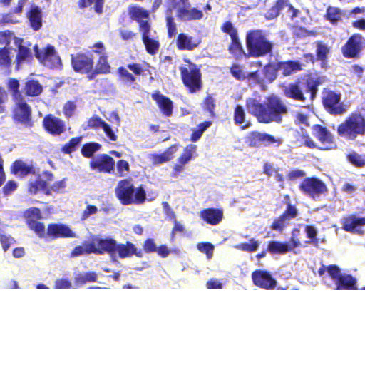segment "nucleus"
Masks as SVG:
<instances>
[{
  "label": "nucleus",
  "instance_id": "nucleus-1",
  "mask_svg": "<svg viewBox=\"0 0 365 365\" xmlns=\"http://www.w3.org/2000/svg\"><path fill=\"white\" fill-rule=\"evenodd\" d=\"M246 106L247 111L262 123H279L282 120V115L287 111V106L275 96L269 98L267 103H264L255 98H248Z\"/></svg>",
  "mask_w": 365,
  "mask_h": 365
},
{
  "label": "nucleus",
  "instance_id": "nucleus-2",
  "mask_svg": "<svg viewBox=\"0 0 365 365\" xmlns=\"http://www.w3.org/2000/svg\"><path fill=\"white\" fill-rule=\"evenodd\" d=\"M318 273L324 283L333 289H356V279L347 274H342L340 269L336 265H322Z\"/></svg>",
  "mask_w": 365,
  "mask_h": 365
},
{
  "label": "nucleus",
  "instance_id": "nucleus-3",
  "mask_svg": "<svg viewBox=\"0 0 365 365\" xmlns=\"http://www.w3.org/2000/svg\"><path fill=\"white\" fill-rule=\"evenodd\" d=\"M115 194L123 205L142 204L145 200V191L142 186L135 188L131 180H120L115 188Z\"/></svg>",
  "mask_w": 365,
  "mask_h": 365
},
{
  "label": "nucleus",
  "instance_id": "nucleus-4",
  "mask_svg": "<svg viewBox=\"0 0 365 365\" xmlns=\"http://www.w3.org/2000/svg\"><path fill=\"white\" fill-rule=\"evenodd\" d=\"M246 45L248 55L252 57H259L270 53L272 43L267 38L261 30H253L247 33Z\"/></svg>",
  "mask_w": 365,
  "mask_h": 365
},
{
  "label": "nucleus",
  "instance_id": "nucleus-5",
  "mask_svg": "<svg viewBox=\"0 0 365 365\" xmlns=\"http://www.w3.org/2000/svg\"><path fill=\"white\" fill-rule=\"evenodd\" d=\"M18 48V53L16 59V69L19 70L24 63L30 62L32 59V51L29 48L31 44L19 38L10 31L0 34V42L9 46L11 42Z\"/></svg>",
  "mask_w": 365,
  "mask_h": 365
},
{
  "label": "nucleus",
  "instance_id": "nucleus-6",
  "mask_svg": "<svg viewBox=\"0 0 365 365\" xmlns=\"http://www.w3.org/2000/svg\"><path fill=\"white\" fill-rule=\"evenodd\" d=\"M181 78L183 83L190 92L195 93L201 89L200 68L190 61H185V63L180 67Z\"/></svg>",
  "mask_w": 365,
  "mask_h": 365
},
{
  "label": "nucleus",
  "instance_id": "nucleus-7",
  "mask_svg": "<svg viewBox=\"0 0 365 365\" xmlns=\"http://www.w3.org/2000/svg\"><path fill=\"white\" fill-rule=\"evenodd\" d=\"M338 133L349 139H354L359 135H365V118L360 114H351L339 126Z\"/></svg>",
  "mask_w": 365,
  "mask_h": 365
},
{
  "label": "nucleus",
  "instance_id": "nucleus-8",
  "mask_svg": "<svg viewBox=\"0 0 365 365\" xmlns=\"http://www.w3.org/2000/svg\"><path fill=\"white\" fill-rule=\"evenodd\" d=\"M317 91V86L312 82L307 83L299 82L290 83L284 87V93L287 98L294 100L304 101L305 100L304 93H309L311 98H313Z\"/></svg>",
  "mask_w": 365,
  "mask_h": 365
},
{
  "label": "nucleus",
  "instance_id": "nucleus-9",
  "mask_svg": "<svg viewBox=\"0 0 365 365\" xmlns=\"http://www.w3.org/2000/svg\"><path fill=\"white\" fill-rule=\"evenodd\" d=\"M172 4L177 17L181 21L199 20L203 17L202 11L191 8L189 0H172Z\"/></svg>",
  "mask_w": 365,
  "mask_h": 365
},
{
  "label": "nucleus",
  "instance_id": "nucleus-10",
  "mask_svg": "<svg viewBox=\"0 0 365 365\" xmlns=\"http://www.w3.org/2000/svg\"><path fill=\"white\" fill-rule=\"evenodd\" d=\"M36 57L44 66L49 68H56L61 65V59L56 53L53 46L48 45L46 47L38 49L37 46H34Z\"/></svg>",
  "mask_w": 365,
  "mask_h": 365
},
{
  "label": "nucleus",
  "instance_id": "nucleus-11",
  "mask_svg": "<svg viewBox=\"0 0 365 365\" xmlns=\"http://www.w3.org/2000/svg\"><path fill=\"white\" fill-rule=\"evenodd\" d=\"M299 230L294 229L292 232L291 239L289 242L283 243L278 241H272L268 245V251L272 254H285L292 252L295 247L300 245L301 242L298 238Z\"/></svg>",
  "mask_w": 365,
  "mask_h": 365
},
{
  "label": "nucleus",
  "instance_id": "nucleus-12",
  "mask_svg": "<svg viewBox=\"0 0 365 365\" xmlns=\"http://www.w3.org/2000/svg\"><path fill=\"white\" fill-rule=\"evenodd\" d=\"M300 190L305 195L315 198L327 191L325 184L316 178H307L299 185Z\"/></svg>",
  "mask_w": 365,
  "mask_h": 365
},
{
  "label": "nucleus",
  "instance_id": "nucleus-13",
  "mask_svg": "<svg viewBox=\"0 0 365 365\" xmlns=\"http://www.w3.org/2000/svg\"><path fill=\"white\" fill-rule=\"evenodd\" d=\"M93 63L91 54L78 53L71 56V64L76 72L87 73L93 70Z\"/></svg>",
  "mask_w": 365,
  "mask_h": 365
},
{
  "label": "nucleus",
  "instance_id": "nucleus-14",
  "mask_svg": "<svg viewBox=\"0 0 365 365\" xmlns=\"http://www.w3.org/2000/svg\"><path fill=\"white\" fill-rule=\"evenodd\" d=\"M364 46L365 39L359 34H354L342 48L343 54L348 58L356 57Z\"/></svg>",
  "mask_w": 365,
  "mask_h": 365
},
{
  "label": "nucleus",
  "instance_id": "nucleus-15",
  "mask_svg": "<svg viewBox=\"0 0 365 365\" xmlns=\"http://www.w3.org/2000/svg\"><path fill=\"white\" fill-rule=\"evenodd\" d=\"M91 251L96 254H103L108 252L113 254L115 252L116 241L111 238L101 239L99 237H93L91 240Z\"/></svg>",
  "mask_w": 365,
  "mask_h": 365
},
{
  "label": "nucleus",
  "instance_id": "nucleus-16",
  "mask_svg": "<svg viewBox=\"0 0 365 365\" xmlns=\"http://www.w3.org/2000/svg\"><path fill=\"white\" fill-rule=\"evenodd\" d=\"M252 279L255 285L264 289H273L277 285V281L265 270L253 272Z\"/></svg>",
  "mask_w": 365,
  "mask_h": 365
},
{
  "label": "nucleus",
  "instance_id": "nucleus-17",
  "mask_svg": "<svg viewBox=\"0 0 365 365\" xmlns=\"http://www.w3.org/2000/svg\"><path fill=\"white\" fill-rule=\"evenodd\" d=\"M140 32L142 33V40L147 52L151 55L156 54L160 48V43L152 38L150 26H148L146 24H141Z\"/></svg>",
  "mask_w": 365,
  "mask_h": 365
},
{
  "label": "nucleus",
  "instance_id": "nucleus-18",
  "mask_svg": "<svg viewBox=\"0 0 365 365\" xmlns=\"http://www.w3.org/2000/svg\"><path fill=\"white\" fill-rule=\"evenodd\" d=\"M341 96L333 91H326L324 93L323 103L326 108L329 109V111L334 114H341L344 112L339 101Z\"/></svg>",
  "mask_w": 365,
  "mask_h": 365
},
{
  "label": "nucleus",
  "instance_id": "nucleus-19",
  "mask_svg": "<svg viewBox=\"0 0 365 365\" xmlns=\"http://www.w3.org/2000/svg\"><path fill=\"white\" fill-rule=\"evenodd\" d=\"M343 228L350 232L362 234V226L365 225V217L349 215L342 220Z\"/></svg>",
  "mask_w": 365,
  "mask_h": 365
},
{
  "label": "nucleus",
  "instance_id": "nucleus-20",
  "mask_svg": "<svg viewBox=\"0 0 365 365\" xmlns=\"http://www.w3.org/2000/svg\"><path fill=\"white\" fill-rule=\"evenodd\" d=\"M297 215L296 207L289 205L285 212L274 221L272 228L274 230L282 231Z\"/></svg>",
  "mask_w": 365,
  "mask_h": 365
},
{
  "label": "nucleus",
  "instance_id": "nucleus-21",
  "mask_svg": "<svg viewBox=\"0 0 365 365\" xmlns=\"http://www.w3.org/2000/svg\"><path fill=\"white\" fill-rule=\"evenodd\" d=\"M200 42L198 37L182 33L178 36L176 46L180 50L192 51L200 45Z\"/></svg>",
  "mask_w": 365,
  "mask_h": 365
},
{
  "label": "nucleus",
  "instance_id": "nucleus-22",
  "mask_svg": "<svg viewBox=\"0 0 365 365\" xmlns=\"http://www.w3.org/2000/svg\"><path fill=\"white\" fill-rule=\"evenodd\" d=\"M45 129L52 135H60L65 130V124L61 119L49 115L43 119Z\"/></svg>",
  "mask_w": 365,
  "mask_h": 365
},
{
  "label": "nucleus",
  "instance_id": "nucleus-23",
  "mask_svg": "<svg viewBox=\"0 0 365 365\" xmlns=\"http://www.w3.org/2000/svg\"><path fill=\"white\" fill-rule=\"evenodd\" d=\"M14 118L25 125H30L31 108L21 100L17 102V106L14 110Z\"/></svg>",
  "mask_w": 365,
  "mask_h": 365
},
{
  "label": "nucleus",
  "instance_id": "nucleus-24",
  "mask_svg": "<svg viewBox=\"0 0 365 365\" xmlns=\"http://www.w3.org/2000/svg\"><path fill=\"white\" fill-rule=\"evenodd\" d=\"M114 160L107 155H103L91 162L92 169H97L101 172L110 173L114 167Z\"/></svg>",
  "mask_w": 365,
  "mask_h": 365
},
{
  "label": "nucleus",
  "instance_id": "nucleus-25",
  "mask_svg": "<svg viewBox=\"0 0 365 365\" xmlns=\"http://www.w3.org/2000/svg\"><path fill=\"white\" fill-rule=\"evenodd\" d=\"M200 216L207 223L217 225L223 218V211L221 209L215 208L204 209L200 212Z\"/></svg>",
  "mask_w": 365,
  "mask_h": 365
},
{
  "label": "nucleus",
  "instance_id": "nucleus-26",
  "mask_svg": "<svg viewBox=\"0 0 365 365\" xmlns=\"http://www.w3.org/2000/svg\"><path fill=\"white\" fill-rule=\"evenodd\" d=\"M47 234L53 237H73L74 232L66 225L62 224H52L48 225Z\"/></svg>",
  "mask_w": 365,
  "mask_h": 365
},
{
  "label": "nucleus",
  "instance_id": "nucleus-27",
  "mask_svg": "<svg viewBox=\"0 0 365 365\" xmlns=\"http://www.w3.org/2000/svg\"><path fill=\"white\" fill-rule=\"evenodd\" d=\"M128 14L132 19L138 22L140 29V25L143 24H146L148 26H150L148 20L149 18V12L144 8L139 6H131L128 9Z\"/></svg>",
  "mask_w": 365,
  "mask_h": 365
},
{
  "label": "nucleus",
  "instance_id": "nucleus-28",
  "mask_svg": "<svg viewBox=\"0 0 365 365\" xmlns=\"http://www.w3.org/2000/svg\"><path fill=\"white\" fill-rule=\"evenodd\" d=\"M178 150L177 145L170 146L168 149L161 153H153L148 155V159L153 165H159L165 162L169 161L173 158V155Z\"/></svg>",
  "mask_w": 365,
  "mask_h": 365
},
{
  "label": "nucleus",
  "instance_id": "nucleus-29",
  "mask_svg": "<svg viewBox=\"0 0 365 365\" xmlns=\"http://www.w3.org/2000/svg\"><path fill=\"white\" fill-rule=\"evenodd\" d=\"M30 25L35 31H38L42 26L41 9L35 5L31 6L27 14Z\"/></svg>",
  "mask_w": 365,
  "mask_h": 365
},
{
  "label": "nucleus",
  "instance_id": "nucleus-30",
  "mask_svg": "<svg viewBox=\"0 0 365 365\" xmlns=\"http://www.w3.org/2000/svg\"><path fill=\"white\" fill-rule=\"evenodd\" d=\"M301 69L302 65L298 61H289L280 62L277 64V70L284 76L295 73Z\"/></svg>",
  "mask_w": 365,
  "mask_h": 365
},
{
  "label": "nucleus",
  "instance_id": "nucleus-31",
  "mask_svg": "<svg viewBox=\"0 0 365 365\" xmlns=\"http://www.w3.org/2000/svg\"><path fill=\"white\" fill-rule=\"evenodd\" d=\"M152 98L157 102L164 115L170 116L172 114L173 103L169 98L158 93H153Z\"/></svg>",
  "mask_w": 365,
  "mask_h": 365
},
{
  "label": "nucleus",
  "instance_id": "nucleus-32",
  "mask_svg": "<svg viewBox=\"0 0 365 365\" xmlns=\"http://www.w3.org/2000/svg\"><path fill=\"white\" fill-rule=\"evenodd\" d=\"M344 13L341 9L335 6H328L325 17L333 25H336L342 21Z\"/></svg>",
  "mask_w": 365,
  "mask_h": 365
},
{
  "label": "nucleus",
  "instance_id": "nucleus-33",
  "mask_svg": "<svg viewBox=\"0 0 365 365\" xmlns=\"http://www.w3.org/2000/svg\"><path fill=\"white\" fill-rule=\"evenodd\" d=\"M12 170L16 176L23 178L32 172L33 167L22 160H16L13 165Z\"/></svg>",
  "mask_w": 365,
  "mask_h": 365
},
{
  "label": "nucleus",
  "instance_id": "nucleus-34",
  "mask_svg": "<svg viewBox=\"0 0 365 365\" xmlns=\"http://www.w3.org/2000/svg\"><path fill=\"white\" fill-rule=\"evenodd\" d=\"M230 71L232 75L237 80L242 81L246 78H255L257 76V72H247L245 71L242 67L238 64L233 65Z\"/></svg>",
  "mask_w": 365,
  "mask_h": 365
},
{
  "label": "nucleus",
  "instance_id": "nucleus-35",
  "mask_svg": "<svg viewBox=\"0 0 365 365\" xmlns=\"http://www.w3.org/2000/svg\"><path fill=\"white\" fill-rule=\"evenodd\" d=\"M234 120L235 124L240 125L242 129L250 126V122L245 120V113L242 106L237 105L234 112Z\"/></svg>",
  "mask_w": 365,
  "mask_h": 365
},
{
  "label": "nucleus",
  "instance_id": "nucleus-36",
  "mask_svg": "<svg viewBox=\"0 0 365 365\" xmlns=\"http://www.w3.org/2000/svg\"><path fill=\"white\" fill-rule=\"evenodd\" d=\"M115 252H118L121 258L129 257L133 254L140 256V254L136 252L135 245L130 242H127L126 245H116Z\"/></svg>",
  "mask_w": 365,
  "mask_h": 365
},
{
  "label": "nucleus",
  "instance_id": "nucleus-37",
  "mask_svg": "<svg viewBox=\"0 0 365 365\" xmlns=\"http://www.w3.org/2000/svg\"><path fill=\"white\" fill-rule=\"evenodd\" d=\"M314 135L323 143L329 144L331 143L332 136L327 130L321 125H315L313 127Z\"/></svg>",
  "mask_w": 365,
  "mask_h": 365
},
{
  "label": "nucleus",
  "instance_id": "nucleus-38",
  "mask_svg": "<svg viewBox=\"0 0 365 365\" xmlns=\"http://www.w3.org/2000/svg\"><path fill=\"white\" fill-rule=\"evenodd\" d=\"M25 91L28 96H38L42 91V86L36 81H29L26 83Z\"/></svg>",
  "mask_w": 365,
  "mask_h": 365
},
{
  "label": "nucleus",
  "instance_id": "nucleus-39",
  "mask_svg": "<svg viewBox=\"0 0 365 365\" xmlns=\"http://www.w3.org/2000/svg\"><path fill=\"white\" fill-rule=\"evenodd\" d=\"M264 133L252 132L247 137V143L250 146L259 147L263 145Z\"/></svg>",
  "mask_w": 365,
  "mask_h": 365
},
{
  "label": "nucleus",
  "instance_id": "nucleus-40",
  "mask_svg": "<svg viewBox=\"0 0 365 365\" xmlns=\"http://www.w3.org/2000/svg\"><path fill=\"white\" fill-rule=\"evenodd\" d=\"M196 150V145H189L184 149L182 154L178 159V162L180 164L185 165L192 158Z\"/></svg>",
  "mask_w": 365,
  "mask_h": 365
},
{
  "label": "nucleus",
  "instance_id": "nucleus-41",
  "mask_svg": "<svg viewBox=\"0 0 365 365\" xmlns=\"http://www.w3.org/2000/svg\"><path fill=\"white\" fill-rule=\"evenodd\" d=\"M110 68L105 52L101 53V56L96 66V72L107 73L110 71Z\"/></svg>",
  "mask_w": 365,
  "mask_h": 365
},
{
  "label": "nucleus",
  "instance_id": "nucleus-42",
  "mask_svg": "<svg viewBox=\"0 0 365 365\" xmlns=\"http://www.w3.org/2000/svg\"><path fill=\"white\" fill-rule=\"evenodd\" d=\"M47 186L46 182L41 178L36 179L34 182L31 181L29 184V191L31 194H37L40 191H43Z\"/></svg>",
  "mask_w": 365,
  "mask_h": 365
},
{
  "label": "nucleus",
  "instance_id": "nucleus-43",
  "mask_svg": "<svg viewBox=\"0 0 365 365\" xmlns=\"http://www.w3.org/2000/svg\"><path fill=\"white\" fill-rule=\"evenodd\" d=\"M259 242L254 239H251L249 242L240 243L235 246L237 250L252 252L257 250Z\"/></svg>",
  "mask_w": 365,
  "mask_h": 365
},
{
  "label": "nucleus",
  "instance_id": "nucleus-44",
  "mask_svg": "<svg viewBox=\"0 0 365 365\" xmlns=\"http://www.w3.org/2000/svg\"><path fill=\"white\" fill-rule=\"evenodd\" d=\"M96 280V274L94 272L78 274L75 276V281L78 284H83L86 282H95Z\"/></svg>",
  "mask_w": 365,
  "mask_h": 365
},
{
  "label": "nucleus",
  "instance_id": "nucleus-45",
  "mask_svg": "<svg viewBox=\"0 0 365 365\" xmlns=\"http://www.w3.org/2000/svg\"><path fill=\"white\" fill-rule=\"evenodd\" d=\"M24 217L28 224L29 222L41 218V211L36 207L29 208L24 212Z\"/></svg>",
  "mask_w": 365,
  "mask_h": 365
},
{
  "label": "nucleus",
  "instance_id": "nucleus-46",
  "mask_svg": "<svg viewBox=\"0 0 365 365\" xmlns=\"http://www.w3.org/2000/svg\"><path fill=\"white\" fill-rule=\"evenodd\" d=\"M103 0H80L79 6L81 8H85L88 6L93 3H95V10L98 13L102 12Z\"/></svg>",
  "mask_w": 365,
  "mask_h": 365
},
{
  "label": "nucleus",
  "instance_id": "nucleus-47",
  "mask_svg": "<svg viewBox=\"0 0 365 365\" xmlns=\"http://www.w3.org/2000/svg\"><path fill=\"white\" fill-rule=\"evenodd\" d=\"M348 159L356 166L362 167L365 165V155H361L353 152L348 155Z\"/></svg>",
  "mask_w": 365,
  "mask_h": 365
},
{
  "label": "nucleus",
  "instance_id": "nucleus-48",
  "mask_svg": "<svg viewBox=\"0 0 365 365\" xmlns=\"http://www.w3.org/2000/svg\"><path fill=\"white\" fill-rule=\"evenodd\" d=\"M166 24L168 27V34L170 38L176 34L177 28L176 24L174 22V19L172 16L170 11H168L166 16Z\"/></svg>",
  "mask_w": 365,
  "mask_h": 365
},
{
  "label": "nucleus",
  "instance_id": "nucleus-49",
  "mask_svg": "<svg viewBox=\"0 0 365 365\" xmlns=\"http://www.w3.org/2000/svg\"><path fill=\"white\" fill-rule=\"evenodd\" d=\"M329 52V48L328 46L321 42L317 43V58L322 61H324Z\"/></svg>",
  "mask_w": 365,
  "mask_h": 365
},
{
  "label": "nucleus",
  "instance_id": "nucleus-50",
  "mask_svg": "<svg viewBox=\"0 0 365 365\" xmlns=\"http://www.w3.org/2000/svg\"><path fill=\"white\" fill-rule=\"evenodd\" d=\"M99 148L100 146L97 143H88L83 146L81 152L85 157L90 158Z\"/></svg>",
  "mask_w": 365,
  "mask_h": 365
},
{
  "label": "nucleus",
  "instance_id": "nucleus-51",
  "mask_svg": "<svg viewBox=\"0 0 365 365\" xmlns=\"http://www.w3.org/2000/svg\"><path fill=\"white\" fill-rule=\"evenodd\" d=\"M11 64V58L9 50L6 48H0V66L7 68Z\"/></svg>",
  "mask_w": 365,
  "mask_h": 365
},
{
  "label": "nucleus",
  "instance_id": "nucleus-52",
  "mask_svg": "<svg viewBox=\"0 0 365 365\" xmlns=\"http://www.w3.org/2000/svg\"><path fill=\"white\" fill-rule=\"evenodd\" d=\"M29 227L33 230L39 237H42L45 235V227L41 222L36 220L29 222Z\"/></svg>",
  "mask_w": 365,
  "mask_h": 365
},
{
  "label": "nucleus",
  "instance_id": "nucleus-53",
  "mask_svg": "<svg viewBox=\"0 0 365 365\" xmlns=\"http://www.w3.org/2000/svg\"><path fill=\"white\" fill-rule=\"evenodd\" d=\"M197 249L203 253H205L207 258L210 259L212 257L214 246L211 243L200 242L198 243Z\"/></svg>",
  "mask_w": 365,
  "mask_h": 365
},
{
  "label": "nucleus",
  "instance_id": "nucleus-54",
  "mask_svg": "<svg viewBox=\"0 0 365 365\" xmlns=\"http://www.w3.org/2000/svg\"><path fill=\"white\" fill-rule=\"evenodd\" d=\"M14 242V238L9 235H5L4 230L0 227V243L4 250L6 251Z\"/></svg>",
  "mask_w": 365,
  "mask_h": 365
},
{
  "label": "nucleus",
  "instance_id": "nucleus-55",
  "mask_svg": "<svg viewBox=\"0 0 365 365\" xmlns=\"http://www.w3.org/2000/svg\"><path fill=\"white\" fill-rule=\"evenodd\" d=\"M8 87L9 91L12 93L13 96L17 100L21 96L19 91V81L16 79H9L8 81Z\"/></svg>",
  "mask_w": 365,
  "mask_h": 365
},
{
  "label": "nucleus",
  "instance_id": "nucleus-56",
  "mask_svg": "<svg viewBox=\"0 0 365 365\" xmlns=\"http://www.w3.org/2000/svg\"><path fill=\"white\" fill-rule=\"evenodd\" d=\"M91 246V241L88 243L84 244L83 246H78L74 248L71 255H72V256H78V255H81L84 253H93V251L90 250Z\"/></svg>",
  "mask_w": 365,
  "mask_h": 365
},
{
  "label": "nucleus",
  "instance_id": "nucleus-57",
  "mask_svg": "<svg viewBox=\"0 0 365 365\" xmlns=\"http://www.w3.org/2000/svg\"><path fill=\"white\" fill-rule=\"evenodd\" d=\"M288 0H277L276 6L279 7V10H282L284 8H287L288 11L292 12V18L294 17L297 14V10L294 9L292 6L287 4Z\"/></svg>",
  "mask_w": 365,
  "mask_h": 365
},
{
  "label": "nucleus",
  "instance_id": "nucleus-58",
  "mask_svg": "<svg viewBox=\"0 0 365 365\" xmlns=\"http://www.w3.org/2000/svg\"><path fill=\"white\" fill-rule=\"evenodd\" d=\"M129 164L127 161L120 160L117 162V170L120 176H125L129 172Z\"/></svg>",
  "mask_w": 365,
  "mask_h": 365
},
{
  "label": "nucleus",
  "instance_id": "nucleus-59",
  "mask_svg": "<svg viewBox=\"0 0 365 365\" xmlns=\"http://www.w3.org/2000/svg\"><path fill=\"white\" fill-rule=\"evenodd\" d=\"M118 73L120 78L124 82L133 83L135 81L134 76L123 67H120L118 68Z\"/></svg>",
  "mask_w": 365,
  "mask_h": 365
},
{
  "label": "nucleus",
  "instance_id": "nucleus-60",
  "mask_svg": "<svg viewBox=\"0 0 365 365\" xmlns=\"http://www.w3.org/2000/svg\"><path fill=\"white\" fill-rule=\"evenodd\" d=\"M81 138H72L68 143L65 145L63 148V152L66 153H70L73 152L76 147L80 143Z\"/></svg>",
  "mask_w": 365,
  "mask_h": 365
},
{
  "label": "nucleus",
  "instance_id": "nucleus-61",
  "mask_svg": "<svg viewBox=\"0 0 365 365\" xmlns=\"http://www.w3.org/2000/svg\"><path fill=\"white\" fill-rule=\"evenodd\" d=\"M282 140L280 138H277L267 133L264 134L263 145L268 146L274 143L280 145Z\"/></svg>",
  "mask_w": 365,
  "mask_h": 365
},
{
  "label": "nucleus",
  "instance_id": "nucleus-62",
  "mask_svg": "<svg viewBox=\"0 0 365 365\" xmlns=\"http://www.w3.org/2000/svg\"><path fill=\"white\" fill-rule=\"evenodd\" d=\"M101 129L104 131L106 136L112 141H115L118 139L117 135L115 133V131L111 128V127L106 122L103 124Z\"/></svg>",
  "mask_w": 365,
  "mask_h": 365
},
{
  "label": "nucleus",
  "instance_id": "nucleus-63",
  "mask_svg": "<svg viewBox=\"0 0 365 365\" xmlns=\"http://www.w3.org/2000/svg\"><path fill=\"white\" fill-rule=\"evenodd\" d=\"M104 122L101 118L94 116L88 120L87 126L93 129L101 128Z\"/></svg>",
  "mask_w": 365,
  "mask_h": 365
},
{
  "label": "nucleus",
  "instance_id": "nucleus-64",
  "mask_svg": "<svg viewBox=\"0 0 365 365\" xmlns=\"http://www.w3.org/2000/svg\"><path fill=\"white\" fill-rule=\"evenodd\" d=\"M232 39V45L230 47V50L235 54L241 53L243 52L241 43L237 38V36L235 38Z\"/></svg>",
  "mask_w": 365,
  "mask_h": 365
}]
</instances>
